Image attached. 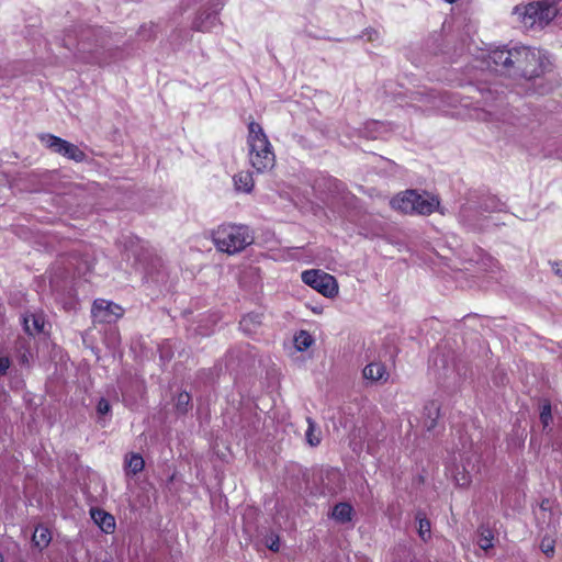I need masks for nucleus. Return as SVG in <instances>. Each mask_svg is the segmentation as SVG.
I'll return each mask as SVG.
<instances>
[{"instance_id": "22", "label": "nucleus", "mask_w": 562, "mask_h": 562, "mask_svg": "<svg viewBox=\"0 0 562 562\" xmlns=\"http://www.w3.org/2000/svg\"><path fill=\"white\" fill-rule=\"evenodd\" d=\"M79 45H80L79 52L81 54H89V56L82 57L87 63H95V64L103 63V58L100 56L97 48L92 49V48L88 47V44L85 41H81Z\"/></svg>"}, {"instance_id": "5", "label": "nucleus", "mask_w": 562, "mask_h": 562, "mask_svg": "<svg viewBox=\"0 0 562 562\" xmlns=\"http://www.w3.org/2000/svg\"><path fill=\"white\" fill-rule=\"evenodd\" d=\"M513 14L526 30L543 29L557 15V9L544 1H539L515 7Z\"/></svg>"}, {"instance_id": "32", "label": "nucleus", "mask_w": 562, "mask_h": 562, "mask_svg": "<svg viewBox=\"0 0 562 562\" xmlns=\"http://www.w3.org/2000/svg\"><path fill=\"white\" fill-rule=\"evenodd\" d=\"M151 32H153V26H142L140 27V31H139V34L140 36H143L144 38H150L151 36Z\"/></svg>"}, {"instance_id": "31", "label": "nucleus", "mask_w": 562, "mask_h": 562, "mask_svg": "<svg viewBox=\"0 0 562 562\" xmlns=\"http://www.w3.org/2000/svg\"><path fill=\"white\" fill-rule=\"evenodd\" d=\"M490 204H485L484 210L485 211H501V204L495 201L494 199L490 200Z\"/></svg>"}, {"instance_id": "34", "label": "nucleus", "mask_w": 562, "mask_h": 562, "mask_svg": "<svg viewBox=\"0 0 562 562\" xmlns=\"http://www.w3.org/2000/svg\"><path fill=\"white\" fill-rule=\"evenodd\" d=\"M268 547L272 551H278L279 550V538H276L274 540H272L271 543L268 544Z\"/></svg>"}, {"instance_id": "19", "label": "nucleus", "mask_w": 562, "mask_h": 562, "mask_svg": "<svg viewBox=\"0 0 562 562\" xmlns=\"http://www.w3.org/2000/svg\"><path fill=\"white\" fill-rule=\"evenodd\" d=\"M331 516L338 522H348L351 520L352 507L348 503H339L334 507Z\"/></svg>"}, {"instance_id": "7", "label": "nucleus", "mask_w": 562, "mask_h": 562, "mask_svg": "<svg viewBox=\"0 0 562 562\" xmlns=\"http://www.w3.org/2000/svg\"><path fill=\"white\" fill-rule=\"evenodd\" d=\"M302 281L326 297H334L338 293L336 279L326 272L319 270L303 271Z\"/></svg>"}, {"instance_id": "2", "label": "nucleus", "mask_w": 562, "mask_h": 562, "mask_svg": "<svg viewBox=\"0 0 562 562\" xmlns=\"http://www.w3.org/2000/svg\"><path fill=\"white\" fill-rule=\"evenodd\" d=\"M211 239L217 250L235 255L252 244L254 236L246 225L222 224L211 232Z\"/></svg>"}, {"instance_id": "30", "label": "nucleus", "mask_w": 562, "mask_h": 562, "mask_svg": "<svg viewBox=\"0 0 562 562\" xmlns=\"http://www.w3.org/2000/svg\"><path fill=\"white\" fill-rule=\"evenodd\" d=\"M11 366V361L8 357L0 358V376L4 375Z\"/></svg>"}, {"instance_id": "15", "label": "nucleus", "mask_w": 562, "mask_h": 562, "mask_svg": "<svg viewBox=\"0 0 562 562\" xmlns=\"http://www.w3.org/2000/svg\"><path fill=\"white\" fill-rule=\"evenodd\" d=\"M440 415V407L439 404L435 401L429 402L424 407V426L425 428L430 431L432 430L437 425V419Z\"/></svg>"}, {"instance_id": "8", "label": "nucleus", "mask_w": 562, "mask_h": 562, "mask_svg": "<svg viewBox=\"0 0 562 562\" xmlns=\"http://www.w3.org/2000/svg\"><path fill=\"white\" fill-rule=\"evenodd\" d=\"M91 314L94 322L110 324L123 315V310L112 302L99 299L93 302Z\"/></svg>"}, {"instance_id": "21", "label": "nucleus", "mask_w": 562, "mask_h": 562, "mask_svg": "<svg viewBox=\"0 0 562 562\" xmlns=\"http://www.w3.org/2000/svg\"><path fill=\"white\" fill-rule=\"evenodd\" d=\"M314 342L313 337L306 330H301L294 337V345L299 351L307 350Z\"/></svg>"}, {"instance_id": "10", "label": "nucleus", "mask_w": 562, "mask_h": 562, "mask_svg": "<svg viewBox=\"0 0 562 562\" xmlns=\"http://www.w3.org/2000/svg\"><path fill=\"white\" fill-rule=\"evenodd\" d=\"M210 4H212L211 11H204L199 14V16L193 22V29L200 32H210L217 27L218 18L217 13L222 8V3L220 0H209Z\"/></svg>"}, {"instance_id": "6", "label": "nucleus", "mask_w": 562, "mask_h": 562, "mask_svg": "<svg viewBox=\"0 0 562 562\" xmlns=\"http://www.w3.org/2000/svg\"><path fill=\"white\" fill-rule=\"evenodd\" d=\"M38 138L43 145L55 154L67 157L76 162H81L86 159V154L78 146L66 139L53 134H41Z\"/></svg>"}, {"instance_id": "9", "label": "nucleus", "mask_w": 562, "mask_h": 562, "mask_svg": "<svg viewBox=\"0 0 562 562\" xmlns=\"http://www.w3.org/2000/svg\"><path fill=\"white\" fill-rule=\"evenodd\" d=\"M518 53L515 52V47L497 48L490 53L488 64L495 66L496 71L503 74L514 75L515 74V57Z\"/></svg>"}, {"instance_id": "27", "label": "nucleus", "mask_w": 562, "mask_h": 562, "mask_svg": "<svg viewBox=\"0 0 562 562\" xmlns=\"http://www.w3.org/2000/svg\"><path fill=\"white\" fill-rule=\"evenodd\" d=\"M540 420L544 428L548 427L550 422L552 420L551 405L549 403L542 406L540 412Z\"/></svg>"}, {"instance_id": "12", "label": "nucleus", "mask_w": 562, "mask_h": 562, "mask_svg": "<svg viewBox=\"0 0 562 562\" xmlns=\"http://www.w3.org/2000/svg\"><path fill=\"white\" fill-rule=\"evenodd\" d=\"M22 323L24 330L31 336L42 333L45 327V318L43 314L26 313L23 315Z\"/></svg>"}, {"instance_id": "20", "label": "nucleus", "mask_w": 562, "mask_h": 562, "mask_svg": "<svg viewBox=\"0 0 562 562\" xmlns=\"http://www.w3.org/2000/svg\"><path fill=\"white\" fill-rule=\"evenodd\" d=\"M145 465V461L143 457L138 453H132L128 459H126V468L130 473L136 475L142 472Z\"/></svg>"}, {"instance_id": "29", "label": "nucleus", "mask_w": 562, "mask_h": 562, "mask_svg": "<svg viewBox=\"0 0 562 562\" xmlns=\"http://www.w3.org/2000/svg\"><path fill=\"white\" fill-rule=\"evenodd\" d=\"M97 412L100 415H105L110 412V403L105 398H101L97 406Z\"/></svg>"}, {"instance_id": "14", "label": "nucleus", "mask_w": 562, "mask_h": 562, "mask_svg": "<svg viewBox=\"0 0 562 562\" xmlns=\"http://www.w3.org/2000/svg\"><path fill=\"white\" fill-rule=\"evenodd\" d=\"M494 531L488 526H479L476 530V543L482 550L487 551L492 549L494 547Z\"/></svg>"}, {"instance_id": "23", "label": "nucleus", "mask_w": 562, "mask_h": 562, "mask_svg": "<svg viewBox=\"0 0 562 562\" xmlns=\"http://www.w3.org/2000/svg\"><path fill=\"white\" fill-rule=\"evenodd\" d=\"M308 427L305 432L306 441L310 446L316 447L321 443V436L319 431H316V424L313 422L312 418H307Z\"/></svg>"}, {"instance_id": "18", "label": "nucleus", "mask_w": 562, "mask_h": 562, "mask_svg": "<svg viewBox=\"0 0 562 562\" xmlns=\"http://www.w3.org/2000/svg\"><path fill=\"white\" fill-rule=\"evenodd\" d=\"M52 540L50 531L48 528L40 525L35 528V531L32 537V541L35 547H37L40 550H43L46 548Z\"/></svg>"}, {"instance_id": "26", "label": "nucleus", "mask_w": 562, "mask_h": 562, "mask_svg": "<svg viewBox=\"0 0 562 562\" xmlns=\"http://www.w3.org/2000/svg\"><path fill=\"white\" fill-rule=\"evenodd\" d=\"M540 549L547 557H552L554 554V540L551 538H543L540 543Z\"/></svg>"}, {"instance_id": "28", "label": "nucleus", "mask_w": 562, "mask_h": 562, "mask_svg": "<svg viewBox=\"0 0 562 562\" xmlns=\"http://www.w3.org/2000/svg\"><path fill=\"white\" fill-rule=\"evenodd\" d=\"M250 324H260L259 316L258 315H247L243 317L240 321V327L244 330H250L249 325Z\"/></svg>"}, {"instance_id": "13", "label": "nucleus", "mask_w": 562, "mask_h": 562, "mask_svg": "<svg viewBox=\"0 0 562 562\" xmlns=\"http://www.w3.org/2000/svg\"><path fill=\"white\" fill-rule=\"evenodd\" d=\"M91 518L105 533H112L115 529L114 517L100 508H92L90 510Z\"/></svg>"}, {"instance_id": "17", "label": "nucleus", "mask_w": 562, "mask_h": 562, "mask_svg": "<svg viewBox=\"0 0 562 562\" xmlns=\"http://www.w3.org/2000/svg\"><path fill=\"white\" fill-rule=\"evenodd\" d=\"M415 519L418 522V536L424 542L429 541L431 538V524L429 519L420 510L416 513Z\"/></svg>"}, {"instance_id": "1", "label": "nucleus", "mask_w": 562, "mask_h": 562, "mask_svg": "<svg viewBox=\"0 0 562 562\" xmlns=\"http://www.w3.org/2000/svg\"><path fill=\"white\" fill-rule=\"evenodd\" d=\"M247 146L249 162L257 172L263 173L274 167L273 147L262 126L257 122H250L248 125Z\"/></svg>"}, {"instance_id": "3", "label": "nucleus", "mask_w": 562, "mask_h": 562, "mask_svg": "<svg viewBox=\"0 0 562 562\" xmlns=\"http://www.w3.org/2000/svg\"><path fill=\"white\" fill-rule=\"evenodd\" d=\"M391 207L405 214L430 215L439 211V198L429 192L406 190L396 194L390 202Z\"/></svg>"}, {"instance_id": "11", "label": "nucleus", "mask_w": 562, "mask_h": 562, "mask_svg": "<svg viewBox=\"0 0 562 562\" xmlns=\"http://www.w3.org/2000/svg\"><path fill=\"white\" fill-rule=\"evenodd\" d=\"M363 378L372 383L385 382L389 378L385 366L382 362H371L362 371Z\"/></svg>"}, {"instance_id": "33", "label": "nucleus", "mask_w": 562, "mask_h": 562, "mask_svg": "<svg viewBox=\"0 0 562 562\" xmlns=\"http://www.w3.org/2000/svg\"><path fill=\"white\" fill-rule=\"evenodd\" d=\"M552 269L553 271L555 272V274L558 276H561L562 277V262H554L552 265Z\"/></svg>"}, {"instance_id": "25", "label": "nucleus", "mask_w": 562, "mask_h": 562, "mask_svg": "<svg viewBox=\"0 0 562 562\" xmlns=\"http://www.w3.org/2000/svg\"><path fill=\"white\" fill-rule=\"evenodd\" d=\"M190 401H191V396L189 395V393L181 392L180 394H178V396L176 398V403H175L176 409L181 414L187 413L189 409V406H190Z\"/></svg>"}, {"instance_id": "4", "label": "nucleus", "mask_w": 562, "mask_h": 562, "mask_svg": "<svg viewBox=\"0 0 562 562\" xmlns=\"http://www.w3.org/2000/svg\"><path fill=\"white\" fill-rule=\"evenodd\" d=\"M515 52V74L525 78L539 77L547 69L549 59L547 55L538 48L527 46H517Z\"/></svg>"}, {"instance_id": "16", "label": "nucleus", "mask_w": 562, "mask_h": 562, "mask_svg": "<svg viewBox=\"0 0 562 562\" xmlns=\"http://www.w3.org/2000/svg\"><path fill=\"white\" fill-rule=\"evenodd\" d=\"M235 189L239 192L250 193L254 188L252 175L249 171H240L233 178Z\"/></svg>"}, {"instance_id": "24", "label": "nucleus", "mask_w": 562, "mask_h": 562, "mask_svg": "<svg viewBox=\"0 0 562 562\" xmlns=\"http://www.w3.org/2000/svg\"><path fill=\"white\" fill-rule=\"evenodd\" d=\"M453 479L457 485L461 487H467L470 485L472 481L471 471H469L464 465H462V470L459 467L456 468V472L453 473Z\"/></svg>"}]
</instances>
